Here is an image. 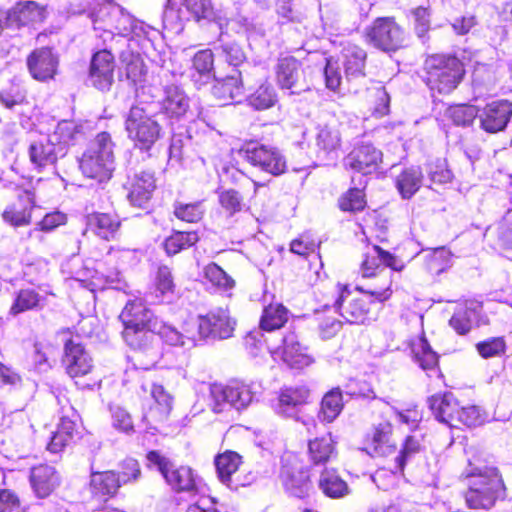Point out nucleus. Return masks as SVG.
<instances>
[{
  "label": "nucleus",
  "instance_id": "63",
  "mask_svg": "<svg viewBox=\"0 0 512 512\" xmlns=\"http://www.w3.org/2000/svg\"><path fill=\"white\" fill-rule=\"evenodd\" d=\"M478 353L483 358L499 356L505 351V342L501 337L490 338L476 345Z\"/></svg>",
  "mask_w": 512,
  "mask_h": 512
},
{
  "label": "nucleus",
  "instance_id": "10",
  "mask_svg": "<svg viewBox=\"0 0 512 512\" xmlns=\"http://www.w3.org/2000/svg\"><path fill=\"white\" fill-rule=\"evenodd\" d=\"M238 155L254 168L272 176H279L287 169L286 158L276 147L250 142L239 149Z\"/></svg>",
  "mask_w": 512,
  "mask_h": 512
},
{
  "label": "nucleus",
  "instance_id": "53",
  "mask_svg": "<svg viewBox=\"0 0 512 512\" xmlns=\"http://www.w3.org/2000/svg\"><path fill=\"white\" fill-rule=\"evenodd\" d=\"M205 278L215 287L223 291L232 289L234 280L216 263L208 264L204 269Z\"/></svg>",
  "mask_w": 512,
  "mask_h": 512
},
{
  "label": "nucleus",
  "instance_id": "61",
  "mask_svg": "<svg viewBox=\"0 0 512 512\" xmlns=\"http://www.w3.org/2000/svg\"><path fill=\"white\" fill-rule=\"evenodd\" d=\"M483 421L480 410L477 406L459 407L455 425L453 427H459L463 424L468 427L477 426Z\"/></svg>",
  "mask_w": 512,
  "mask_h": 512
},
{
  "label": "nucleus",
  "instance_id": "9",
  "mask_svg": "<svg viewBox=\"0 0 512 512\" xmlns=\"http://www.w3.org/2000/svg\"><path fill=\"white\" fill-rule=\"evenodd\" d=\"M125 129L134 145L144 151L150 150L161 136V126L149 106H132L125 120Z\"/></svg>",
  "mask_w": 512,
  "mask_h": 512
},
{
  "label": "nucleus",
  "instance_id": "35",
  "mask_svg": "<svg viewBox=\"0 0 512 512\" xmlns=\"http://www.w3.org/2000/svg\"><path fill=\"white\" fill-rule=\"evenodd\" d=\"M308 455L313 465H326L336 458L335 442L330 434L317 437L308 443Z\"/></svg>",
  "mask_w": 512,
  "mask_h": 512
},
{
  "label": "nucleus",
  "instance_id": "21",
  "mask_svg": "<svg viewBox=\"0 0 512 512\" xmlns=\"http://www.w3.org/2000/svg\"><path fill=\"white\" fill-rule=\"evenodd\" d=\"M241 456L236 452L226 451L215 458V466L219 480L231 490L244 487L249 481L240 479L239 465Z\"/></svg>",
  "mask_w": 512,
  "mask_h": 512
},
{
  "label": "nucleus",
  "instance_id": "38",
  "mask_svg": "<svg viewBox=\"0 0 512 512\" xmlns=\"http://www.w3.org/2000/svg\"><path fill=\"white\" fill-rule=\"evenodd\" d=\"M214 55L210 49L198 51L193 57L191 78L199 87L214 78Z\"/></svg>",
  "mask_w": 512,
  "mask_h": 512
},
{
  "label": "nucleus",
  "instance_id": "50",
  "mask_svg": "<svg viewBox=\"0 0 512 512\" xmlns=\"http://www.w3.org/2000/svg\"><path fill=\"white\" fill-rule=\"evenodd\" d=\"M174 291V283L171 275V271L168 267L162 266L158 269L156 282H155V299H152V303H161L169 298Z\"/></svg>",
  "mask_w": 512,
  "mask_h": 512
},
{
  "label": "nucleus",
  "instance_id": "6",
  "mask_svg": "<svg viewBox=\"0 0 512 512\" xmlns=\"http://www.w3.org/2000/svg\"><path fill=\"white\" fill-rule=\"evenodd\" d=\"M113 146L110 134L99 133L80 159L82 173L100 183L109 180L114 170Z\"/></svg>",
  "mask_w": 512,
  "mask_h": 512
},
{
  "label": "nucleus",
  "instance_id": "7",
  "mask_svg": "<svg viewBox=\"0 0 512 512\" xmlns=\"http://www.w3.org/2000/svg\"><path fill=\"white\" fill-rule=\"evenodd\" d=\"M427 84L440 94L452 92L461 82L464 68L454 56L433 55L426 60Z\"/></svg>",
  "mask_w": 512,
  "mask_h": 512
},
{
  "label": "nucleus",
  "instance_id": "43",
  "mask_svg": "<svg viewBox=\"0 0 512 512\" xmlns=\"http://www.w3.org/2000/svg\"><path fill=\"white\" fill-rule=\"evenodd\" d=\"M342 409V391L340 388H333L324 395L318 417L322 422L331 423L339 416Z\"/></svg>",
  "mask_w": 512,
  "mask_h": 512
},
{
  "label": "nucleus",
  "instance_id": "22",
  "mask_svg": "<svg viewBox=\"0 0 512 512\" xmlns=\"http://www.w3.org/2000/svg\"><path fill=\"white\" fill-rule=\"evenodd\" d=\"M303 72L301 64L294 57L280 58L276 65V80L282 89L291 90L292 94L299 93L304 88L301 85Z\"/></svg>",
  "mask_w": 512,
  "mask_h": 512
},
{
  "label": "nucleus",
  "instance_id": "64",
  "mask_svg": "<svg viewBox=\"0 0 512 512\" xmlns=\"http://www.w3.org/2000/svg\"><path fill=\"white\" fill-rule=\"evenodd\" d=\"M276 12L283 22L301 23L305 19V14L292 5V1H278L276 3Z\"/></svg>",
  "mask_w": 512,
  "mask_h": 512
},
{
  "label": "nucleus",
  "instance_id": "23",
  "mask_svg": "<svg viewBox=\"0 0 512 512\" xmlns=\"http://www.w3.org/2000/svg\"><path fill=\"white\" fill-rule=\"evenodd\" d=\"M308 397L309 390L305 387L283 389L273 404L274 411L281 416L294 418L300 407L307 403Z\"/></svg>",
  "mask_w": 512,
  "mask_h": 512
},
{
  "label": "nucleus",
  "instance_id": "39",
  "mask_svg": "<svg viewBox=\"0 0 512 512\" xmlns=\"http://www.w3.org/2000/svg\"><path fill=\"white\" fill-rule=\"evenodd\" d=\"M413 359L418 365L427 372L438 373V356L434 352L425 338H419L411 344Z\"/></svg>",
  "mask_w": 512,
  "mask_h": 512
},
{
  "label": "nucleus",
  "instance_id": "34",
  "mask_svg": "<svg viewBox=\"0 0 512 512\" xmlns=\"http://www.w3.org/2000/svg\"><path fill=\"white\" fill-rule=\"evenodd\" d=\"M86 225L87 230L98 237L110 240L117 234L120 220L117 216L108 213H94L87 217Z\"/></svg>",
  "mask_w": 512,
  "mask_h": 512
},
{
  "label": "nucleus",
  "instance_id": "46",
  "mask_svg": "<svg viewBox=\"0 0 512 512\" xmlns=\"http://www.w3.org/2000/svg\"><path fill=\"white\" fill-rule=\"evenodd\" d=\"M478 313L474 308L460 306L451 317L449 324L459 335L467 334L476 323Z\"/></svg>",
  "mask_w": 512,
  "mask_h": 512
},
{
  "label": "nucleus",
  "instance_id": "13",
  "mask_svg": "<svg viewBox=\"0 0 512 512\" xmlns=\"http://www.w3.org/2000/svg\"><path fill=\"white\" fill-rule=\"evenodd\" d=\"M62 363L71 378L90 374L94 369L93 359L84 346L75 339H69L64 345Z\"/></svg>",
  "mask_w": 512,
  "mask_h": 512
},
{
  "label": "nucleus",
  "instance_id": "55",
  "mask_svg": "<svg viewBox=\"0 0 512 512\" xmlns=\"http://www.w3.org/2000/svg\"><path fill=\"white\" fill-rule=\"evenodd\" d=\"M422 449L421 439L410 435L405 438L399 455L396 457V468L402 471L408 461H410Z\"/></svg>",
  "mask_w": 512,
  "mask_h": 512
},
{
  "label": "nucleus",
  "instance_id": "33",
  "mask_svg": "<svg viewBox=\"0 0 512 512\" xmlns=\"http://www.w3.org/2000/svg\"><path fill=\"white\" fill-rule=\"evenodd\" d=\"M44 9L36 2L27 1L17 3L7 14L6 21L11 25H27L41 22L44 19Z\"/></svg>",
  "mask_w": 512,
  "mask_h": 512
},
{
  "label": "nucleus",
  "instance_id": "25",
  "mask_svg": "<svg viewBox=\"0 0 512 512\" xmlns=\"http://www.w3.org/2000/svg\"><path fill=\"white\" fill-rule=\"evenodd\" d=\"M214 79L215 83L212 86L211 92L216 99L222 102V104H226L229 101H240L244 94V88L239 70H233L230 75L224 78H217L215 76Z\"/></svg>",
  "mask_w": 512,
  "mask_h": 512
},
{
  "label": "nucleus",
  "instance_id": "54",
  "mask_svg": "<svg viewBox=\"0 0 512 512\" xmlns=\"http://www.w3.org/2000/svg\"><path fill=\"white\" fill-rule=\"evenodd\" d=\"M40 295L31 289L20 290L10 308L12 315H18L38 306Z\"/></svg>",
  "mask_w": 512,
  "mask_h": 512
},
{
  "label": "nucleus",
  "instance_id": "58",
  "mask_svg": "<svg viewBox=\"0 0 512 512\" xmlns=\"http://www.w3.org/2000/svg\"><path fill=\"white\" fill-rule=\"evenodd\" d=\"M365 206V200L362 190L358 188L350 189L339 199V207L343 211H360Z\"/></svg>",
  "mask_w": 512,
  "mask_h": 512
},
{
  "label": "nucleus",
  "instance_id": "32",
  "mask_svg": "<svg viewBox=\"0 0 512 512\" xmlns=\"http://www.w3.org/2000/svg\"><path fill=\"white\" fill-rule=\"evenodd\" d=\"M120 486L121 480L113 471L91 473L90 492L98 500H107L117 492Z\"/></svg>",
  "mask_w": 512,
  "mask_h": 512
},
{
  "label": "nucleus",
  "instance_id": "3",
  "mask_svg": "<svg viewBox=\"0 0 512 512\" xmlns=\"http://www.w3.org/2000/svg\"><path fill=\"white\" fill-rule=\"evenodd\" d=\"M391 281L386 277L385 287L382 289L364 290L357 287L362 295L351 293L346 287L341 290L339 298L335 301L334 309L350 324H364L375 319L374 307L377 303L388 300L392 294Z\"/></svg>",
  "mask_w": 512,
  "mask_h": 512
},
{
  "label": "nucleus",
  "instance_id": "5",
  "mask_svg": "<svg viewBox=\"0 0 512 512\" xmlns=\"http://www.w3.org/2000/svg\"><path fill=\"white\" fill-rule=\"evenodd\" d=\"M95 2L96 6L90 8L88 12L95 31H103L109 37L113 35L126 37L130 33L138 35L136 30L139 23L121 6L112 1L96 0ZM140 29L142 30V24Z\"/></svg>",
  "mask_w": 512,
  "mask_h": 512
},
{
  "label": "nucleus",
  "instance_id": "1",
  "mask_svg": "<svg viewBox=\"0 0 512 512\" xmlns=\"http://www.w3.org/2000/svg\"><path fill=\"white\" fill-rule=\"evenodd\" d=\"M234 327L235 321L230 317L228 310L217 308L199 316L195 322L186 323L182 331L173 326H163L160 338L171 346L191 349L204 339L231 337Z\"/></svg>",
  "mask_w": 512,
  "mask_h": 512
},
{
  "label": "nucleus",
  "instance_id": "59",
  "mask_svg": "<svg viewBox=\"0 0 512 512\" xmlns=\"http://www.w3.org/2000/svg\"><path fill=\"white\" fill-rule=\"evenodd\" d=\"M221 207L229 214L234 215L242 210L243 199L240 193L234 189L224 190L219 194Z\"/></svg>",
  "mask_w": 512,
  "mask_h": 512
},
{
  "label": "nucleus",
  "instance_id": "47",
  "mask_svg": "<svg viewBox=\"0 0 512 512\" xmlns=\"http://www.w3.org/2000/svg\"><path fill=\"white\" fill-rule=\"evenodd\" d=\"M392 425L389 422H381L374 427L371 443L376 454L385 455L393 450L390 443Z\"/></svg>",
  "mask_w": 512,
  "mask_h": 512
},
{
  "label": "nucleus",
  "instance_id": "31",
  "mask_svg": "<svg viewBox=\"0 0 512 512\" xmlns=\"http://www.w3.org/2000/svg\"><path fill=\"white\" fill-rule=\"evenodd\" d=\"M319 490L328 498L340 499L348 496L351 489L347 482L332 468H325L318 479Z\"/></svg>",
  "mask_w": 512,
  "mask_h": 512
},
{
  "label": "nucleus",
  "instance_id": "4",
  "mask_svg": "<svg viewBox=\"0 0 512 512\" xmlns=\"http://www.w3.org/2000/svg\"><path fill=\"white\" fill-rule=\"evenodd\" d=\"M469 489L465 501L471 509H490L506 495L502 475L494 466H475L467 472Z\"/></svg>",
  "mask_w": 512,
  "mask_h": 512
},
{
  "label": "nucleus",
  "instance_id": "15",
  "mask_svg": "<svg viewBox=\"0 0 512 512\" xmlns=\"http://www.w3.org/2000/svg\"><path fill=\"white\" fill-rule=\"evenodd\" d=\"M383 154L374 145L362 143L354 149L344 159V165L354 171L362 174H371L375 172L382 163Z\"/></svg>",
  "mask_w": 512,
  "mask_h": 512
},
{
  "label": "nucleus",
  "instance_id": "30",
  "mask_svg": "<svg viewBox=\"0 0 512 512\" xmlns=\"http://www.w3.org/2000/svg\"><path fill=\"white\" fill-rule=\"evenodd\" d=\"M30 482L36 495L44 498L59 485V476L54 467L42 464L31 469Z\"/></svg>",
  "mask_w": 512,
  "mask_h": 512
},
{
  "label": "nucleus",
  "instance_id": "51",
  "mask_svg": "<svg viewBox=\"0 0 512 512\" xmlns=\"http://www.w3.org/2000/svg\"><path fill=\"white\" fill-rule=\"evenodd\" d=\"M479 112L480 109L473 105H455L446 110V115L455 125L469 126L475 118L479 119Z\"/></svg>",
  "mask_w": 512,
  "mask_h": 512
},
{
  "label": "nucleus",
  "instance_id": "40",
  "mask_svg": "<svg viewBox=\"0 0 512 512\" xmlns=\"http://www.w3.org/2000/svg\"><path fill=\"white\" fill-rule=\"evenodd\" d=\"M179 14L186 20L211 21L215 16L212 0H182Z\"/></svg>",
  "mask_w": 512,
  "mask_h": 512
},
{
  "label": "nucleus",
  "instance_id": "44",
  "mask_svg": "<svg viewBox=\"0 0 512 512\" xmlns=\"http://www.w3.org/2000/svg\"><path fill=\"white\" fill-rule=\"evenodd\" d=\"M282 479L285 489L297 498L306 497L311 490V483L306 472L294 474L288 470H283Z\"/></svg>",
  "mask_w": 512,
  "mask_h": 512
},
{
  "label": "nucleus",
  "instance_id": "20",
  "mask_svg": "<svg viewBox=\"0 0 512 512\" xmlns=\"http://www.w3.org/2000/svg\"><path fill=\"white\" fill-rule=\"evenodd\" d=\"M27 66L31 76L38 81L52 79L58 67V58L51 48L35 49L27 58Z\"/></svg>",
  "mask_w": 512,
  "mask_h": 512
},
{
  "label": "nucleus",
  "instance_id": "27",
  "mask_svg": "<svg viewBox=\"0 0 512 512\" xmlns=\"http://www.w3.org/2000/svg\"><path fill=\"white\" fill-rule=\"evenodd\" d=\"M428 404L434 417L439 422L445 423L450 427L455 425L460 405L452 393L435 394L428 399Z\"/></svg>",
  "mask_w": 512,
  "mask_h": 512
},
{
  "label": "nucleus",
  "instance_id": "57",
  "mask_svg": "<svg viewBox=\"0 0 512 512\" xmlns=\"http://www.w3.org/2000/svg\"><path fill=\"white\" fill-rule=\"evenodd\" d=\"M414 31L418 38L424 39L430 30V11L426 7H417L411 11Z\"/></svg>",
  "mask_w": 512,
  "mask_h": 512
},
{
  "label": "nucleus",
  "instance_id": "29",
  "mask_svg": "<svg viewBox=\"0 0 512 512\" xmlns=\"http://www.w3.org/2000/svg\"><path fill=\"white\" fill-rule=\"evenodd\" d=\"M20 207L8 205L2 213L3 220L14 227L26 226L31 222V211L35 205L34 195L30 190H23L18 195Z\"/></svg>",
  "mask_w": 512,
  "mask_h": 512
},
{
  "label": "nucleus",
  "instance_id": "42",
  "mask_svg": "<svg viewBox=\"0 0 512 512\" xmlns=\"http://www.w3.org/2000/svg\"><path fill=\"white\" fill-rule=\"evenodd\" d=\"M289 310L282 303H270L264 306L260 327L266 331L280 329L289 319Z\"/></svg>",
  "mask_w": 512,
  "mask_h": 512
},
{
  "label": "nucleus",
  "instance_id": "28",
  "mask_svg": "<svg viewBox=\"0 0 512 512\" xmlns=\"http://www.w3.org/2000/svg\"><path fill=\"white\" fill-rule=\"evenodd\" d=\"M189 98L178 86L170 85L164 89V97L160 101L161 112L171 119H180L188 112Z\"/></svg>",
  "mask_w": 512,
  "mask_h": 512
},
{
  "label": "nucleus",
  "instance_id": "37",
  "mask_svg": "<svg viewBox=\"0 0 512 512\" xmlns=\"http://www.w3.org/2000/svg\"><path fill=\"white\" fill-rule=\"evenodd\" d=\"M47 136L54 142L56 146L63 147V151H65L66 154L67 146L69 144L83 138V125L75 121L63 120L57 124L53 133Z\"/></svg>",
  "mask_w": 512,
  "mask_h": 512
},
{
  "label": "nucleus",
  "instance_id": "17",
  "mask_svg": "<svg viewBox=\"0 0 512 512\" xmlns=\"http://www.w3.org/2000/svg\"><path fill=\"white\" fill-rule=\"evenodd\" d=\"M115 62L113 55L106 49L96 52L91 60L89 79L99 90H108L114 81Z\"/></svg>",
  "mask_w": 512,
  "mask_h": 512
},
{
  "label": "nucleus",
  "instance_id": "2",
  "mask_svg": "<svg viewBox=\"0 0 512 512\" xmlns=\"http://www.w3.org/2000/svg\"><path fill=\"white\" fill-rule=\"evenodd\" d=\"M119 318L124 325L122 334L127 345L136 351L156 357V334L160 337L162 327L170 325L154 318L152 311L139 298L129 300Z\"/></svg>",
  "mask_w": 512,
  "mask_h": 512
},
{
  "label": "nucleus",
  "instance_id": "48",
  "mask_svg": "<svg viewBox=\"0 0 512 512\" xmlns=\"http://www.w3.org/2000/svg\"><path fill=\"white\" fill-rule=\"evenodd\" d=\"M428 270L434 274H440L452 265V253L445 247L428 250L426 255Z\"/></svg>",
  "mask_w": 512,
  "mask_h": 512
},
{
  "label": "nucleus",
  "instance_id": "24",
  "mask_svg": "<svg viewBox=\"0 0 512 512\" xmlns=\"http://www.w3.org/2000/svg\"><path fill=\"white\" fill-rule=\"evenodd\" d=\"M282 359L292 369H303L313 363L307 348L294 332L287 333L282 339Z\"/></svg>",
  "mask_w": 512,
  "mask_h": 512
},
{
  "label": "nucleus",
  "instance_id": "14",
  "mask_svg": "<svg viewBox=\"0 0 512 512\" xmlns=\"http://www.w3.org/2000/svg\"><path fill=\"white\" fill-rule=\"evenodd\" d=\"M512 116V102L496 100L486 104L479 112L480 128L488 133L503 131Z\"/></svg>",
  "mask_w": 512,
  "mask_h": 512
},
{
  "label": "nucleus",
  "instance_id": "16",
  "mask_svg": "<svg viewBox=\"0 0 512 512\" xmlns=\"http://www.w3.org/2000/svg\"><path fill=\"white\" fill-rule=\"evenodd\" d=\"M124 187L128 191L127 197L130 203L135 207L143 208L156 188L155 177L151 172L139 171L128 177Z\"/></svg>",
  "mask_w": 512,
  "mask_h": 512
},
{
  "label": "nucleus",
  "instance_id": "19",
  "mask_svg": "<svg viewBox=\"0 0 512 512\" xmlns=\"http://www.w3.org/2000/svg\"><path fill=\"white\" fill-rule=\"evenodd\" d=\"M31 164L39 171L46 166L54 165L59 158L65 156L63 147L56 146L46 135L31 142L28 148Z\"/></svg>",
  "mask_w": 512,
  "mask_h": 512
},
{
  "label": "nucleus",
  "instance_id": "18",
  "mask_svg": "<svg viewBox=\"0 0 512 512\" xmlns=\"http://www.w3.org/2000/svg\"><path fill=\"white\" fill-rule=\"evenodd\" d=\"M390 267L392 270L398 271L402 269V265L391 253L384 251L377 245L368 248L364 254V259L360 266V272L363 277H373L385 272V268Z\"/></svg>",
  "mask_w": 512,
  "mask_h": 512
},
{
  "label": "nucleus",
  "instance_id": "8",
  "mask_svg": "<svg viewBox=\"0 0 512 512\" xmlns=\"http://www.w3.org/2000/svg\"><path fill=\"white\" fill-rule=\"evenodd\" d=\"M148 461L156 466L167 485L176 493L197 494L202 485L201 478L189 466L176 465L157 451H150Z\"/></svg>",
  "mask_w": 512,
  "mask_h": 512
},
{
  "label": "nucleus",
  "instance_id": "12",
  "mask_svg": "<svg viewBox=\"0 0 512 512\" xmlns=\"http://www.w3.org/2000/svg\"><path fill=\"white\" fill-rule=\"evenodd\" d=\"M254 394L250 385L238 381L226 386L213 384L210 387V405L215 413H221L231 407L241 410L253 401Z\"/></svg>",
  "mask_w": 512,
  "mask_h": 512
},
{
  "label": "nucleus",
  "instance_id": "41",
  "mask_svg": "<svg viewBox=\"0 0 512 512\" xmlns=\"http://www.w3.org/2000/svg\"><path fill=\"white\" fill-rule=\"evenodd\" d=\"M151 396L156 406L150 409L148 417L156 422L164 421L172 410L173 396L159 384H153Z\"/></svg>",
  "mask_w": 512,
  "mask_h": 512
},
{
  "label": "nucleus",
  "instance_id": "26",
  "mask_svg": "<svg viewBox=\"0 0 512 512\" xmlns=\"http://www.w3.org/2000/svg\"><path fill=\"white\" fill-rule=\"evenodd\" d=\"M316 147L319 158L334 161L338 158L341 147V134L335 125H324L318 128Z\"/></svg>",
  "mask_w": 512,
  "mask_h": 512
},
{
  "label": "nucleus",
  "instance_id": "60",
  "mask_svg": "<svg viewBox=\"0 0 512 512\" xmlns=\"http://www.w3.org/2000/svg\"><path fill=\"white\" fill-rule=\"evenodd\" d=\"M110 411L114 428L126 434L134 431L131 416L125 409L120 406H111Z\"/></svg>",
  "mask_w": 512,
  "mask_h": 512
},
{
  "label": "nucleus",
  "instance_id": "36",
  "mask_svg": "<svg viewBox=\"0 0 512 512\" xmlns=\"http://www.w3.org/2000/svg\"><path fill=\"white\" fill-rule=\"evenodd\" d=\"M423 172L419 166L404 168L395 178V186L403 199H410L423 184Z\"/></svg>",
  "mask_w": 512,
  "mask_h": 512
},
{
  "label": "nucleus",
  "instance_id": "52",
  "mask_svg": "<svg viewBox=\"0 0 512 512\" xmlns=\"http://www.w3.org/2000/svg\"><path fill=\"white\" fill-rule=\"evenodd\" d=\"M248 104L256 110H265L276 102V94L271 85L262 84L247 98Z\"/></svg>",
  "mask_w": 512,
  "mask_h": 512
},
{
  "label": "nucleus",
  "instance_id": "45",
  "mask_svg": "<svg viewBox=\"0 0 512 512\" xmlns=\"http://www.w3.org/2000/svg\"><path fill=\"white\" fill-rule=\"evenodd\" d=\"M344 68L347 77H358L363 75L366 53L355 45H349L343 50Z\"/></svg>",
  "mask_w": 512,
  "mask_h": 512
},
{
  "label": "nucleus",
  "instance_id": "56",
  "mask_svg": "<svg viewBox=\"0 0 512 512\" xmlns=\"http://www.w3.org/2000/svg\"><path fill=\"white\" fill-rule=\"evenodd\" d=\"M203 208L201 203H181L174 204V215L181 221L194 223L199 221L203 216Z\"/></svg>",
  "mask_w": 512,
  "mask_h": 512
},
{
  "label": "nucleus",
  "instance_id": "49",
  "mask_svg": "<svg viewBox=\"0 0 512 512\" xmlns=\"http://www.w3.org/2000/svg\"><path fill=\"white\" fill-rule=\"evenodd\" d=\"M196 232H175L164 243V249L168 255H175L183 249L189 248L198 241Z\"/></svg>",
  "mask_w": 512,
  "mask_h": 512
},
{
  "label": "nucleus",
  "instance_id": "62",
  "mask_svg": "<svg viewBox=\"0 0 512 512\" xmlns=\"http://www.w3.org/2000/svg\"><path fill=\"white\" fill-rule=\"evenodd\" d=\"M497 244L503 249L512 248V216H505L495 229Z\"/></svg>",
  "mask_w": 512,
  "mask_h": 512
},
{
  "label": "nucleus",
  "instance_id": "11",
  "mask_svg": "<svg viewBox=\"0 0 512 512\" xmlns=\"http://www.w3.org/2000/svg\"><path fill=\"white\" fill-rule=\"evenodd\" d=\"M367 42L384 52H395L408 45L404 29L393 18H377L366 29Z\"/></svg>",
  "mask_w": 512,
  "mask_h": 512
}]
</instances>
